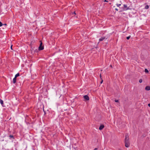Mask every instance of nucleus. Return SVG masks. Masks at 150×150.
<instances>
[{"instance_id": "nucleus-1", "label": "nucleus", "mask_w": 150, "mask_h": 150, "mask_svg": "<svg viewBox=\"0 0 150 150\" xmlns=\"http://www.w3.org/2000/svg\"><path fill=\"white\" fill-rule=\"evenodd\" d=\"M129 137L128 134H126L125 139V146L126 147H128L130 145V144L129 141Z\"/></svg>"}, {"instance_id": "nucleus-2", "label": "nucleus", "mask_w": 150, "mask_h": 150, "mask_svg": "<svg viewBox=\"0 0 150 150\" xmlns=\"http://www.w3.org/2000/svg\"><path fill=\"white\" fill-rule=\"evenodd\" d=\"M83 98H84V101H86L89 100V98L87 95L83 96Z\"/></svg>"}, {"instance_id": "nucleus-3", "label": "nucleus", "mask_w": 150, "mask_h": 150, "mask_svg": "<svg viewBox=\"0 0 150 150\" xmlns=\"http://www.w3.org/2000/svg\"><path fill=\"white\" fill-rule=\"evenodd\" d=\"M44 49V47L42 46V42H41L40 44V45L38 48V50H42Z\"/></svg>"}, {"instance_id": "nucleus-4", "label": "nucleus", "mask_w": 150, "mask_h": 150, "mask_svg": "<svg viewBox=\"0 0 150 150\" xmlns=\"http://www.w3.org/2000/svg\"><path fill=\"white\" fill-rule=\"evenodd\" d=\"M108 38V37H106V36L102 37L101 38H100L99 39V41H102L104 40L105 39H107Z\"/></svg>"}, {"instance_id": "nucleus-5", "label": "nucleus", "mask_w": 150, "mask_h": 150, "mask_svg": "<svg viewBox=\"0 0 150 150\" xmlns=\"http://www.w3.org/2000/svg\"><path fill=\"white\" fill-rule=\"evenodd\" d=\"M124 8H123V10L126 11L129 9L128 7H127V6L126 4L123 5Z\"/></svg>"}, {"instance_id": "nucleus-6", "label": "nucleus", "mask_w": 150, "mask_h": 150, "mask_svg": "<svg viewBox=\"0 0 150 150\" xmlns=\"http://www.w3.org/2000/svg\"><path fill=\"white\" fill-rule=\"evenodd\" d=\"M9 139L11 140H12V139H14V136L12 135H10L9 136Z\"/></svg>"}, {"instance_id": "nucleus-7", "label": "nucleus", "mask_w": 150, "mask_h": 150, "mask_svg": "<svg viewBox=\"0 0 150 150\" xmlns=\"http://www.w3.org/2000/svg\"><path fill=\"white\" fill-rule=\"evenodd\" d=\"M145 89L146 90H147V91L150 90V86H146L145 87Z\"/></svg>"}, {"instance_id": "nucleus-8", "label": "nucleus", "mask_w": 150, "mask_h": 150, "mask_svg": "<svg viewBox=\"0 0 150 150\" xmlns=\"http://www.w3.org/2000/svg\"><path fill=\"white\" fill-rule=\"evenodd\" d=\"M104 127V125H101L99 127V129L100 130H102L103 129Z\"/></svg>"}, {"instance_id": "nucleus-9", "label": "nucleus", "mask_w": 150, "mask_h": 150, "mask_svg": "<svg viewBox=\"0 0 150 150\" xmlns=\"http://www.w3.org/2000/svg\"><path fill=\"white\" fill-rule=\"evenodd\" d=\"M16 78H15V77L13 79V83H15L16 82Z\"/></svg>"}, {"instance_id": "nucleus-10", "label": "nucleus", "mask_w": 150, "mask_h": 150, "mask_svg": "<svg viewBox=\"0 0 150 150\" xmlns=\"http://www.w3.org/2000/svg\"><path fill=\"white\" fill-rule=\"evenodd\" d=\"M20 76V74L19 73L17 74L16 75H15V78H16L18 76Z\"/></svg>"}, {"instance_id": "nucleus-11", "label": "nucleus", "mask_w": 150, "mask_h": 150, "mask_svg": "<svg viewBox=\"0 0 150 150\" xmlns=\"http://www.w3.org/2000/svg\"><path fill=\"white\" fill-rule=\"evenodd\" d=\"M149 8V6L148 5H146L145 7V9H148Z\"/></svg>"}, {"instance_id": "nucleus-12", "label": "nucleus", "mask_w": 150, "mask_h": 150, "mask_svg": "<svg viewBox=\"0 0 150 150\" xmlns=\"http://www.w3.org/2000/svg\"><path fill=\"white\" fill-rule=\"evenodd\" d=\"M0 103L1 105L3 104V101L1 99H0Z\"/></svg>"}, {"instance_id": "nucleus-13", "label": "nucleus", "mask_w": 150, "mask_h": 150, "mask_svg": "<svg viewBox=\"0 0 150 150\" xmlns=\"http://www.w3.org/2000/svg\"><path fill=\"white\" fill-rule=\"evenodd\" d=\"M144 71L145 72H146V73H148V72H149V71H148V70L147 69H145Z\"/></svg>"}, {"instance_id": "nucleus-14", "label": "nucleus", "mask_w": 150, "mask_h": 150, "mask_svg": "<svg viewBox=\"0 0 150 150\" xmlns=\"http://www.w3.org/2000/svg\"><path fill=\"white\" fill-rule=\"evenodd\" d=\"M116 5L117 7H120V6L121 5V4H116Z\"/></svg>"}, {"instance_id": "nucleus-15", "label": "nucleus", "mask_w": 150, "mask_h": 150, "mask_svg": "<svg viewBox=\"0 0 150 150\" xmlns=\"http://www.w3.org/2000/svg\"><path fill=\"white\" fill-rule=\"evenodd\" d=\"M130 37H131L130 36H129L127 37V38H126L127 39V40H129V39Z\"/></svg>"}, {"instance_id": "nucleus-16", "label": "nucleus", "mask_w": 150, "mask_h": 150, "mask_svg": "<svg viewBox=\"0 0 150 150\" xmlns=\"http://www.w3.org/2000/svg\"><path fill=\"white\" fill-rule=\"evenodd\" d=\"M142 79H139V82L140 83H141L142 82Z\"/></svg>"}, {"instance_id": "nucleus-17", "label": "nucleus", "mask_w": 150, "mask_h": 150, "mask_svg": "<svg viewBox=\"0 0 150 150\" xmlns=\"http://www.w3.org/2000/svg\"><path fill=\"white\" fill-rule=\"evenodd\" d=\"M3 25V24L1 22H0V27L2 26Z\"/></svg>"}, {"instance_id": "nucleus-18", "label": "nucleus", "mask_w": 150, "mask_h": 150, "mask_svg": "<svg viewBox=\"0 0 150 150\" xmlns=\"http://www.w3.org/2000/svg\"><path fill=\"white\" fill-rule=\"evenodd\" d=\"M115 102H118L119 101H118V100H117V99H115Z\"/></svg>"}, {"instance_id": "nucleus-19", "label": "nucleus", "mask_w": 150, "mask_h": 150, "mask_svg": "<svg viewBox=\"0 0 150 150\" xmlns=\"http://www.w3.org/2000/svg\"><path fill=\"white\" fill-rule=\"evenodd\" d=\"M103 1H104V2H108V1H106V0H103Z\"/></svg>"}, {"instance_id": "nucleus-20", "label": "nucleus", "mask_w": 150, "mask_h": 150, "mask_svg": "<svg viewBox=\"0 0 150 150\" xmlns=\"http://www.w3.org/2000/svg\"><path fill=\"white\" fill-rule=\"evenodd\" d=\"M115 10H116V11H118V9H117V8H115Z\"/></svg>"}, {"instance_id": "nucleus-21", "label": "nucleus", "mask_w": 150, "mask_h": 150, "mask_svg": "<svg viewBox=\"0 0 150 150\" xmlns=\"http://www.w3.org/2000/svg\"><path fill=\"white\" fill-rule=\"evenodd\" d=\"M148 106L149 107H150V103L148 104Z\"/></svg>"}, {"instance_id": "nucleus-22", "label": "nucleus", "mask_w": 150, "mask_h": 150, "mask_svg": "<svg viewBox=\"0 0 150 150\" xmlns=\"http://www.w3.org/2000/svg\"><path fill=\"white\" fill-rule=\"evenodd\" d=\"M98 149L97 148H95L94 149V150H97Z\"/></svg>"}, {"instance_id": "nucleus-23", "label": "nucleus", "mask_w": 150, "mask_h": 150, "mask_svg": "<svg viewBox=\"0 0 150 150\" xmlns=\"http://www.w3.org/2000/svg\"><path fill=\"white\" fill-rule=\"evenodd\" d=\"M73 14H76V13H75V12L74 11V12L73 13Z\"/></svg>"}, {"instance_id": "nucleus-24", "label": "nucleus", "mask_w": 150, "mask_h": 150, "mask_svg": "<svg viewBox=\"0 0 150 150\" xmlns=\"http://www.w3.org/2000/svg\"><path fill=\"white\" fill-rule=\"evenodd\" d=\"M12 45H11V48L12 50Z\"/></svg>"}, {"instance_id": "nucleus-25", "label": "nucleus", "mask_w": 150, "mask_h": 150, "mask_svg": "<svg viewBox=\"0 0 150 150\" xmlns=\"http://www.w3.org/2000/svg\"><path fill=\"white\" fill-rule=\"evenodd\" d=\"M103 82V80H102L101 82H100V83H102Z\"/></svg>"}, {"instance_id": "nucleus-26", "label": "nucleus", "mask_w": 150, "mask_h": 150, "mask_svg": "<svg viewBox=\"0 0 150 150\" xmlns=\"http://www.w3.org/2000/svg\"><path fill=\"white\" fill-rule=\"evenodd\" d=\"M101 74H100V78L101 77Z\"/></svg>"}, {"instance_id": "nucleus-27", "label": "nucleus", "mask_w": 150, "mask_h": 150, "mask_svg": "<svg viewBox=\"0 0 150 150\" xmlns=\"http://www.w3.org/2000/svg\"><path fill=\"white\" fill-rule=\"evenodd\" d=\"M43 110V111H44V110ZM44 111V112H45H45Z\"/></svg>"}, {"instance_id": "nucleus-28", "label": "nucleus", "mask_w": 150, "mask_h": 150, "mask_svg": "<svg viewBox=\"0 0 150 150\" xmlns=\"http://www.w3.org/2000/svg\"><path fill=\"white\" fill-rule=\"evenodd\" d=\"M4 25H6V24H5Z\"/></svg>"}]
</instances>
